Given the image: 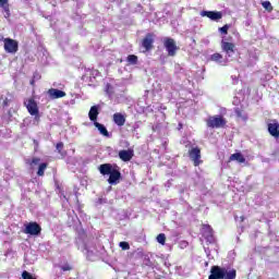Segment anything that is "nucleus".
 Masks as SVG:
<instances>
[{
  "label": "nucleus",
  "instance_id": "31",
  "mask_svg": "<svg viewBox=\"0 0 279 279\" xmlns=\"http://www.w3.org/2000/svg\"><path fill=\"white\" fill-rule=\"evenodd\" d=\"M114 101H116V104H123V101H125V95L120 94V95L116 96Z\"/></svg>",
  "mask_w": 279,
  "mask_h": 279
},
{
  "label": "nucleus",
  "instance_id": "11",
  "mask_svg": "<svg viewBox=\"0 0 279 279\" xmlns=\"http://www.w3.org/2000/svg\"><path fill=\"white\" fill-rule=\"evenodd\" d=\"M209 60H211V62H216V64H219L220 66H226L228 62H230L227 57L225 59L223 56L219 52L211 54Z\"/></svg>",
  "mask_w": 279,
  "mask_h": 279
},
{
  "label": "nucleus",
  "instance_id": "24",
  "mask_svg": "<svg viewBox=\"0 0 279 279\" xmlns=\"http://www.w3.org/2000/svg\"><path fill=\"white\" fill-rule=\"evenodd\" d=\"M223 279H236V269L225 268V278Z\"/></svg>",
  "mask_w": 279,
  "mask_h": 279
},
{
  "label": "nucleus",
  "instance_id": "6",
  "mask_svg": "<svg viewBox=\"0 0 279 279\" xmlns=\"http://www.w3.org/2000/svg\"><path fill=\"white\" fill-rule=\"evenodd\" d=\"M226 268L220 266H213L208 279H225Z\"/></svg>",
  "mask_w": 279,
  "mask_h": 279
},
{
  "label": "nucleus",
  "instance_id": "41",
  "mask_svg": "<svg viewBox=\"0 0 279 279\" xmlns=\"http://www.w3.org/2000/svg\"><path fill=\"white\" fill-rule=\"evenodd\" d=\"M107 93H108L110 99H114V95H112V93L110 92V85H107Z\"/></svg>",
  "mask_w": 279,
  "mask_h": 279
},
{
  "label": "nucleus",
  "instance_id": "8",
  "mask_svg": "<svg viewBox=\"0 0 279 279\" xmlns=\"http://www.w3.org/2000/svg\"><path fill=\"white\" fill-rule=\"evenodd\" d=\"M202 234L207 243H215V235L213 233V228L209 225H204L202 228Z\"/></svg>",
  "mask_w": 279,
  "mask_h": 279
},
{
  "label": "nucleus",
  "instance_id": "29",
  "mask_svg": "<svg viewBox=\"0 0 279 279\" xmlns=\"http://www.w3.org/2000/svg\"><path fill=\"white\" fill-rule=\"evenodd\" d=\"M263 9L267 10V12H272L274 7L271 5V2L269 1H264L262 2Z\"/></svg>",
  "mask_w": 279,
  "mask_h": 279
},
{
  "label": "nucleus",
  "instance_id": "22",
  "mask_svg": "<svg viewBox=\"0 0 279 279\" xmlns=\"http://www.w3.org/2000/svg\"><path fill=\"white\" fill-rule=\"evenodd\" d=\"M98 75H99V70H89L85 75H83V80H88L89 77V82H93L95 77H97Z\"/></svg>",
  "mask_w": 279,
  "mask_h": 279
},
{
  "label": "nucleus",
  "instance_id": "14",
  "mask_svg": "<svg viewBox=\"0 0 279 279\" xmlns=\"http://www.w3.org/2000/svg\"><path fill=\"white\" fill-rule=\"evenodd\" d=\"M99 110H101L100 105L92 106L88 112L89 121L93 123L97 122V118L99 117Z\"/></svg>",
  "mask_w": 279,
  "mask_h": 279
},
{
  "label": "nucleus",
  "instance_id": "34",
  "mask_svg": "<svg viewBox=\"0 0 279 279\" xmlns=\"http://www.w3.org/2000/svg\"><path fill=\"white\" fill-rule=\"evenodd\" d=\"M119 247H121V250H123V251H128V250H130V243L122 241L119 243Z\"/></svg>",
  "mask_w": 279,
  "mask_h": 279
},
{
  "label": "nucleus",
  "instance_id": "7",
  "mask_svg": "<svg viewBox=\"0 0 279 279\" xmlns=\"http://www.w3.org/2000/svg\"><path fill=\"white\" fill-rule=\"evenodd\" d=\"M163 47L166 51H168V56H175L178 51V46L175 45V40H173V38H166L163 41Z\"/></svg>",
  "mask_w": 279,
  "mask_h": 279
},
{
  "label": "nucleus",
  "instance_id": "4",
  "mask_svg": "<svg viewBox=\"0 0 279 279\" xmlns=\"http://www.w3.org/2000/svg\"><path fill=\"white\" fill-rule=\"evenodd\" d=\"M24 233L29 234L31 236H38V234H40L43 231L38 222H28L24 226Z\"/></svg>",
  "mask_w": 279,
  "mask_h": 279
},
{
  "label": "nucleus",
  "instance_id": "16",
  "mask_svg": "<svg viewBox=\"0 0 279 279\" xmlns=\"http://www.w3.org/2000/svg\"><path fill=\"white\" fill-rule=\"evenodd\" d=\"M48 95L50 99H62V97H66V93L58 88H50Z\"/></svg>",
  "mask_w": 279,
  "mask_h": 279
},
{
  "label": "nucleus",
  "instance_id": "10",
  "mask_svg": "<svg viewBox=\"0 0 279 279\" xmlns=\"http://www.w3.org/2000/svg\"><path fill=\"white\" fill-rule=\"evenodd\" d=\"M201 16H206L210 21H221L223 14L219 11H202Z\"/></svg>",
  "mask_w": 279,
  "mask_h": 279
},
{
  "label": "nucleus",
  "instance_id": "36",
  "mask_svg": "<svg viewBox=\"0 0 279 279\" xmlns=\"http://www.w3.org/2000/svg\"><path fill=\"white\" fill-rule=\"evenodd\" d=\"M32 117H35L33 120V125H38L40 123V114H32Z\"/></svg>",
  "mask_w": 279,
  "mask_h": 279
},
{
  "label": "nucleus",
  "instance_id": "43",
  "mask_svg": "<svg viewBox=\"0 0 279 279\" xmlns=\"http://www.w3.org/2000/svg\"><path fill=\"white\" fill-rule=\"evenodd\" d=\"M133 130H138V124H134Z\"/></svg>",
  "mask_w": 279,
  "mask_h": 279
},
{
  "label": "nucleus",
  "instance_id": "44",
  "mask_svg": "<svg viewBox=\"0 0 279 279\" xmlns=\"http://www.w3.org/2000/svg\"><path fill=\"white\" fill-rule=\"evenodd\" d=\"M132 274H129L128 277H125V279H132Z\"/></svg>",
  "mask_w": 279,
  "mask_h": 279
},
{
  "label": "nucleus",
  "instance_id": "49",
  "mask_svg": "<svg viewBox=\"0 0 279 279\" xmlns=\"http://www.w3.org/2000/svg\"><path fill=\"white\" fill-rule=\"evenodd\" d=\"M215 252L218 254V251H217V248H215Z\"/></svg>",
  "mask_w": 279,
  "mask_h": 279
},
{
  "label": "nucleus",
  "instance_id": "25",
  "mask_svg": "<svg viewBox=\"0 0 279 279\" xmlns=\"http://www.w3.org/2000/svg\"><path fill=\"white\" fill-rule=\"evenodd\" d=\"M81 250L82 252L87 254V258H93L94 251L90 250L86 243H83V245L81 246Z\"/></svg>",
  "mask_w": 279,
  "mask_h": 279
},
{
  "label": "nucleus",
  "instance_id": "30",
  "mask_svg": "<svg viewBox=\"0 0 279 279\" xmlns=\"http://www.w3.org/2000/svg\"><path fill=\"white\" fill-rule=\"evenodd\" d=\"M167 241V235H165V233H159L157 235V242L160 244V245H165Z\"/></svg>",
  "mask_w": 279,
  "mask_h": 279
},
{
  "label": "nucleus",
  "instance_id": "27",
  "mask_svg": "<svg viewBox=\"0 0 279 279\" xmlns=\"http://www.w3.org/2000/svg\"><path fill=\"white\" fill-rule=\"evenodd\" d=\"M126 62L132 65L138 64V57L136 54H129L126 58Z\"/></svg>",
  "mask_w": 279,
  "mask_h": 279
},
{
  "label": "nucleus",
  "instance_id": "12",
  "mask_svg": "<svg viewBox=\"0 0 279 279\" xmlns=\"http://www.w3.org/2000/svg\"><path fill=\"white\" fill-rule=\"evenodd\" d=\"M268 132L274 138H279V123L276 120H272L267 124Z\"/></svg>",
  "mask_w": 279,
  "mask_h": 279
},
{
  "label": "nucleus",
  "instance_id": "38",
  "mask_svg": "<svg viewBox=\"0 0 279 279\" xmlns=\"http://www.w3.org/2000/svg\"><path fill=\"white\" fill-rule=\"evenodd\" d=\"M12 104V98H4L2 106L3 108H8Z\"/></svg>",
  "mask_w": 279,
  "mask_h": 279
},
{
  "label": "nucleus",
  "instance_id": "15",
  "mask_svg": "<svg viewBox=\"0 0 279 279\" xmlns=\"http://www.w3.org/2000/svg\"><path fill=\"white\" fill-rule=\"evenodd\" d=\"M142 47L146 51H150L151 47H154V35L148 33L142 41Z\"/></svg>",
  "mask_w": 279,
  "mask_h": 279
},
{
  "label": "nucleus",
  "instance_id": "45",
  "mask_svg": "<svg viewBox=\"0 0 279 279\" xmlns=\"http://www.w3.org/2000/svg\"><path fill=\"white\" fill-rule=\"evenodd\" d=\"M178 130H182V123H179Z\"/></svg>",
  "mask_w": 279,
  "mask_h": 279
},
{
  "label": "nucleus",
  "instance_id": "28",
  "mask_svg": "<svg viewBox=\"0 0 279 279\" xmlns=\"http://www.w3.org/2000/svg\"><path fill=\"white\" fill-rule=\"evenodd\" d=\"M47 169V163L43 162L38 167L37 175L43 177L45 175V170Z\"/></svg>",
  "mask_w": 279,
  "mask_h": 279
},
{
  "label": "nucleus",
  "instance_id": "40",
  "mask_svg": "<svg viewBox=\"0 0 279 279\" xmlns=\"http://www.w3.org/2000/svg\"><path fill=\"white\" fill-rule=\"evenodd\" d=\"M205 254H206V256L209 260L213 259V256L210 255V248L209 247H205Z\"/></svg>",
  "mask_w": 279,
  "mask_h": 279
},
{
  "label": "nucleus",
  "instance_id": "3",
  "mask_svg": "<svg viewBox=\"0 0 279 279\" xmlns=\"http://www.w3.org/2000/svg\"><path fill=\"white\" fill-rule=\"evenodd\" d=\"M221 49L226 53V58L229 60H233L234 56H236V45L232 41H228V38L222 37L221 40Z\"/></svg>",
  "mask_w": 279,
  "mask_h": 279
},
{
  "label": "nucleus",
  "instance_id": "42",
  "mask_svg": "<svg viewBox=\"0 0 279 279\" xmlns=\"http://www.w3.org/2000/svg\"><path fill=\"white\" fill-rule=\"evenodd\" d=\"M0 43H5V38L3 37V34H0Z\"/></svg>",
  "mask_w": 279,
  "mask_h": 279
},
{
  "label": "nucleus",
  "instance_id": "2",
  "mask_svg": "<svg viewBox=\"0 0 279 279\" xmlns=\"http://www.w3.org/2000/svg\"><path fill=\"white\" fill-rule=\"evenodd\" d=\"M227 123L228 121L221 114L210 116L206 120L207 128H210L211 130H219L221 128H226Z\"/></svg>",
  "mask_w": 279,
  "mask_h": 279
},
{
  "label": "nucleus",
  "instance_id": "48",
  "mask_svg": "<svg viewBox=\"0 0 279 279\" xmlns=\"http://www.w3.org/2000/svg\"><path fill=\"white\" fill-rule=\"evenodd\" d=\"M180 193H184V190H181Z\"/></svg>",
  "mask_w": 279,
  "mask_h": 279
},
{
  "label": "nucleus",
  "instance_id": "17",
  "mask_svg": "<svg viewBox=\"0 0 279 279\" xmlns=\"http://www.w3.org/2000/svg\"><path fill=\"white\" fill-rule=\"evenodd\" d=\"M257 60H258V50H256V49L248 50L247 66H254V64H256Z\"/></svg>",
  "mask_w": 279,
  "mask_h": 279
},
{
  "label": "nucleus",
  "instance_id": "20",
  "mask_svg": "<svg viewBox=\"0 0 279 279\" xmlns=\"http://www.w3.org/2000/svg\"><path fill=\"white\" fill-rule=\"evenodd\" d=\"M113 123H116V125H118L119 128H123V125H125V116H123L122 113H114Z\"/></svg>",
  "mask_w": 279,
  "mask_h": 279
},
{
  "label": "nucleus",
  "instance_id": "19",
  "mask_svg": "<svg viewBox=\"0 0 279 279\" xmlns=\"http://www.w3.org/2000/svg\"><path fill=\"white\" fill-rule=\"evenodd\" d=\"M26 108L29 114H38V104H36L35 100L29 99L28 104L26 105Z\"/></svg>",
  "mask_w": 279,
  "mask_h": 279
},
{
  "label": "nucleus",
  "instance_id": "39",
  "mask_svg": "<svg viewBox=\"0 0 279 279\" xmlns=\"http://www.w3.org/2000/svg\"><path fill=\"white\" fill-rule=\"evenodd\" d=\"M38 165H40V158H33L32 162H31V166L36 167Z\"/></svg>",
  "mask_w": 279,
  "mask_h": 279
},
{
  "label": "nucleus",
  "instance_id": "13",
  "mask_svg": "<svg viewBox=\"0 0 279 279\" xmlns=\"http://www.w3.org/2000/svg\"><path fill=\"white\" fill-rule=\"evenodd\" d=\"M118 156H119L120 160H122L123 162H130V160H132V158H134V150L122 149L119 151Z\"/></svg>",
  "mask_w": 279,
  "mask_h": 279
},
{
  "label": "nucleus",
  "instance_id": "5",
  "mask_svg": "<svg viewBox=\"0 0 279 279\" xmlns=\"http://www.w3.org/2000/svg\"><path fill=\"white\" fill-rule=\"evenodd\" d=\"M4 51L7 53H16L19 51V41L8 37L4 39Z\"/></svg>",
  "mask_w": 279,
  "mask_h": 279
},
{
  "label": "nucleus",
  "instance_id": "18",
  "mask_svg": "<svg viewBox=\"0 0 279 279\" xmlns=\"http://www.w3.org/2000/svg\"><path fill=\"white\" fill-rule=\"evenodd\" d=\"M0 8L4 12V19H10V3L9 0H0Z\"/></svg>",
  "mask_w": 279,
  "mask_h": 279
},
{
  "label": "nucleus",
  "instance_id": "35",
  "mask_svg": "<svg viewBox=\"0 0 279 279\" xmlns=\"http://www.w3.org/2000/svg\"><path fill=\"white\" fill-rule=\"evenodd\" d=\"M230 29V25L226 24L222 27L218 28V32H220V34H228V31Z\"/></svg>",
  "mask_w": 279,
  "mask_h": 279
},
{
  "label": "nucleus",
  "instance_id": "23",
  "mask_svg": "<svg viewBox=\"0 0 279 279\" xmlns=\"http://www.w3.org/2000/svg\"><path fill=\"white\" fill-rule=\"evenodd\" d=\"M230 160H235L236 162H245V157L241 153H235L230 156Z\"/></svg>",
  "mask_w": 279,
  "mask_h": 279
},
{
  "label": "nucleus",
  "instance_id": "21",
  "mask_svg": "<svg viewBox=\"0 0 279 279\" xmlns=\"http://www.w3.org/2000/svg\"><path fill=\"white\" fill-rule=\"evenodd\" d=\"M94 125L96 129H98L99 134L102 136H106L107 138H110V133L108 132V129L106 125L99 123V122H94Z\"/></svg>",
  "mask_w": 279,
  "mask_h": 279
},
{
  "label": "nucleus",
  "instance_id": "9",
  "mask_svg": "<svg viewBox=\"0 0 279 279\" xmlns=\"http://www.w3.org/2000/svg\"><path fill=\"white\" fill-rule=\"evenodd\" d=\"M190 158L194 162V167H199L202 165V150L198 147H194L190 150Z\"/></svg>",
  "mask_w": 279,
  "mask_h": 279
},
{
  "label": "nucleus",
  "instance_id": "46",
  "mask_svg": "<svg viewBox=\"0 0 279 279\" xmlns=\"http://www.w3.org/2000/svg\"><path fill=\"white\" fill-rule=\"evenodd\" d=\"M99 203H100V204H104V199L100 198V199H99Z\"/></svg>",
  "mask_w": 279,
  "mask_h": 279
},
{
  "label": "nucleus",
  "instance_id": "33",
  "mask_svg": "<svg viewBox=\"0 0 279 279\" xmlns=\"http://www.w3.org/2000/svg\"><path fill=\"white\" fill-rule=\"evenodd\" d=\"M22 278L23 279H36V277L32 276V272L27 271V270H24L22 272Z\"/></svg>",
  "mask_w": 279,
  "mask_h": 279
},
{
  "label": "nucleus",
  "instance_id": "50",
  "mask_svg": "<svg viewBox=\"0 0 279 279\" xmlns=\"http://www.w3.org/2000/svg\"><path fill=\"white\" fill-rule=\"evenodd\" d=\"M31 84H34V81H31Z\"/></svg>",
  "mask_w": 279,
  "mask_h": 279
},
{
  "label": "nucleus",
  "instance_id": "47",
  "mask_svg": "<svg viewBox=\"0 0 279 279\" xmlns=\"http://www.w3.org/2000/svg\"><path fill=\"white\" fill-rule=\"evenodd\" d=\"M205 267H208V262L205 263Z\"/></svg>",
  "mask_w": 279,
  "mask_h": 279
},
{
  "label": "nucleus",
  "instance_id": "37",
  "mask_svg": "<svg viewBox=\"0 0 279 279\" xmlns=\"http://www.w3.org/2000/svg\"><path fill=\"white\" fill-rule=\"evenodd\" d=\"M56 149L59 154H62V149H64V143L62 142L57 143Z\"/></svg>",
  "mask_w": 279,
  "mask_h": 279
},
{
  "label": "nucleus",
  "instance_id": "26",
  "mask_svg": "<svg viewBox=\"0 0 279 279\" xmlns=\"http://www.w3.org/2000/svg\"><path fill=\"white\" fill-rule=\"evenodd\" d=\"M234 112L238 119H242V121H247V114H245L243 110H241L240 108H235Z\"/></svg>",
  "mask_w": 279,
  "mask_h": 279
},
{
  "label": "nucleus",
  "instance_id": "32",
  "mask_svg": "<svg viewBox=\"0 0 279 279\" xmlns=\"http://www.w3.org/2000/svg\"><path fill=\"white\" fill-rule=\"evenodd\" d=\"M59 267H60L61 271H71V269H73V267H71V265L69 263L60 265Z\"/></svg>",
  "mask_w": 279,
  "mask_h": 279
},
{
  "label": "nucleus",
  "instance_id": "1",
  "mask_svg": "<svg viewBox=\"0 0 279 279\" xmlns=\"http://www.w3.org/2000/svg\"><path fill=\"white\" fill-rule=\"evenodd\" d=\"M98 169L101 175H109L108 182L111 185L119 184V181L121 180V169L119 166L112 163H102Z\"/></svg>",
  "mask_w": 279,
  "mask_h": 279
}]
</instances>
